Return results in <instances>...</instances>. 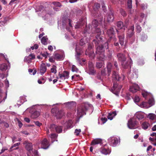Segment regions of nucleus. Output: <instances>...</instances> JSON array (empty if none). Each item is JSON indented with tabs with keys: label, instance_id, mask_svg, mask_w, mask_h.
<instances>
[{
	"label": "nucleus",
	"instance_id": "obj_47",
	"mask_svg": "<svg viewBox=\"0 0 156 156\" xmlns=\"http://www.w3.org/2000/svg\"><path fill=\"white\" fill-rule=\"evenodd\" d=\"M53 3L54 5H55L56 6L59 7H60L61 6L60 3L58 2H53Z\"/></svg>",
	"mask_w": 156,
	"mask_h": 156
},
{
	"label": "nucleus",
	"instance_id": "obj_40",
	"mask_svg": "<svg viewBox=\"0 0 156 156\" xmlns=\"http://www.w3.org/2000/svg\"><path fill=\"white\" fill-rule=\"evenodd\" d=\"M76 54L75 55L76 59L78 61L79 60V56L81 54V53L80 52H78L76 48Z\"/></svg>",
	"mask_w": 156,
	"mask_h": 156
},
{
	"label": "nucleus",
	"instance_id": "obj_55",
	"mask_svg": "<svg viewBox=\"0 0 156 156\" xmlns=\"http://www.w3.org/2000/svg\"><path fill=\"white\" fill-rule=\"evenodd\" d=\"M141 7L143 9H146L147 7V4H142L141 5Z\"/></svg>",
	"mask_w": 156,
	"mask_h": 156
},
{
	"label": "nucleus",
	"instance_id": "obj_52",
	"mask_svg": "<svg viewBox=\"0 0 156 156\" xmlns=\"http://www.w3.org/2000/svg\"><path fill=\"white\" fill-rule=\"evenodd\" d=\"M136 29L138 32H140L141 30V27L139 25H137L136 26Z\"/></svg>",
	"mask_w": 156,
	"mask_h": 156
},
{
	"label": "nucleus",
	"instance_id": "obj_3",
	"mask_svg": "<svg viewBox=\"0 0 156 156\" xmlns=\"http://www.w3.org/2000/svg\"><path fill=\"white\" fill-rule=\"evenodd\" d=\"M117 56L119 60L121 62L123 68L126 69L129 66H131L130 64L132 63V61L130 58L129 61H126V58L123 54L119 53Z\"/></svg>",
	"mask_w": 156,
	"mask_h": 156
},
{
	"label": "nucleus",
	"instance_id": "obj_8",
	"mask_svg": "<svg viewBox=\"0 0 156 156\" xmlns=\"http://www.w3.org/2000/svg\"><path fill=\"white\" fill-rule=\"evenodd\" d=\"M100 151L102 154L106 155L110 153L111 150L108 148L107 147L106 145H105L100 149Z\"/></svg>",
	"mask_w": 156,
	"mask_h": 156
},
{
	"label": "nucleus",
	"instance_id": "obj_61",
	"mask_svg": "<svg viewBox=\"0 0 156 156\" xmlns=\"http://www.w3.org/2000/svg\"><path fill=\"white\" fill-rule=\"evenodd\" d=\"M5 84L6 87H9V82L8 80L5 81Z\"/></svg>",
	"mask_w": 156,
	"mask_h": 156
},
{
	"label": "nucleus",
	"instance_id": "obj_16",
	"mask_svg": "<svg viewBox=\"0 0 156 156\" xmlns=\"http://www.w3.org/2000/svg\"><path fill=\"white\" fill-rule=\"evenodd\" d=\"M126 24H123L122 22L119 21L117 23V26L118 29H123L125 30L127 25L126 23Z\"/></svg>",
	"mask_w": 156,
	"mask_h": 156
},
{
	"label": "nucleus",
	"instance_id": "obj_6",
	"mask_svg": "<svg viewBox=\"0 0 156 156\" xmlns=\"http://www.w3.org/2000/svg\"><path fill=\"white\" fill-rule=\"evenodd\" d=\"M122 86L121 85H118L117 83H114L112 91V92L116 95L118 96Z\"/></svg>",
	"mask_w": 156,
	"mask_h": 156
},
{
	"label": "nucleus",
	"instance_id": "obj_30",
	"mask_svg": "<svg viewBox=\"0 0 156 156\" xmlns=\"http://www.w3.org/2000/svg\"><path fill=\"white\" fill-rule=\"evenodd\" d=\"M64 115V113L62 111H60L58 112L56 116L57 119H60Z\"/></svg>",
	"mask_w": 156,
	"mask_h": 156
},
{
	"label": "nucleus",
	"instance_id": "obj_13",
	"mask_svg": "<svg viewBox=\"0 0 156 156\" xmlns=\"http://www.w3.org/2000/svg\"><path fill=\"white\" fill-rule=\"evenodd\" d=\"M41 148L43 149H47L49 146L48 143L46 139H44L41 142Z\"/></svg>",
	"mask_w": 156,
	"mask_h": 156
},
{
	"label": "nucleus",
	"instance_id": "obj_14",
	"mask_svg": "<svg viewBox=\"0 0 156 156\" xmlns=\"http://www.w3.org/2000/svg\"><path fill=\"white\" fill-rule=\"evenodd\" d=\"M137 69H134L132 73H129L128 74V77L130 79L135 78L136 79L137 78Z\"/></svg>",
	"mask_w": 156,
	"mask_h": 156
},
{
	"label": "nucleus",
	"instance_id": "obj_31",
	"mask_svg": "<svg viewBox=\"0 0 156 156\" xmlns=\"http://www.w3.org/2000/svg\"><path fill=\"white\" fill-rule=\"evenodd\" d=\"M119 37L120 44L122 46L124 44V35L119 36Z\"/></svg>",
	"mask_w": 156,
	"mask_h": 156
},
{
	"label": "nucleus",
	"instance_id": "obj_37",
	"mask_svg": "<svg viewBox=\"0 0 156 156\" xmlns=\"http://www.w3.org/2000/svg\"><path fill=\"white\" fill-rule=\"evenodd\" d=\"M107 67L108 69V72L109 73L111 72V69H112V67L111 64L110 62H108L107 65Z\"/></svg>",
	"mask_w": 156,
	"mask_h": 156
},
{
	"label": "nucleus",
	"instance_id": "obj_44",
	"mask_svg": "<svg viewBox=\"0 0 156 156\" xmlns=\"http://www.w3.org/2000/svg\"><path fill=\"white\" fill-rule=\"evenodd\" d=\"M81 132V130L80 129H76L74 132V134L76 136H78Z\"/></svg>",
	"mask_w": 156,
	"mask_h": 156
},
{
	"label": "nucleus",
	"instance_id": "obj_12",
	"mask_svg": "<svg viewBox=\"0 0 156 156\" xmlns=\"http://www.w3.org/2000/svg\"><path fill=\"white\" fill-rule=\"evenodd\" d=\"M35 58V55L33 54H30L28 56H26L24 59V61L29 63L31 62V60Z\"/></svg>",
	"mask_w": 156,
	"mask_h": 156
},
{
	"label": "nucleus",
	"instance_id": "obj_54",
	"mask_svg": "<svg viewBox=\"0 0 156 156\" xmlns=\"http://www.w3.org/2000/svg\"><path fill=\"white\" fill-rule=\"evenodd\" d=\"M120 13L123 16H125L126 15V13L125 12L123 9L120 10Z\"/></svg>",
	"mask_w": 156,
	"mask_h": 156
},
{
	"label": "nucleus",
	"instance_id": "obj_24",
	"mask_svg": "<svg viewBox=\"0 0 156 156\" xmlns=\"http://www.w3.org/2000/svg\"><path fill=\"white\" fill-rule=\"evenodd\" d=\"M107 33L110 38L114 36V30L113 28H111L107 31Z\"/></svg>",
	"mask_w": 156,
	"mask_h": 156
},
{
	"label": "nucleus",
	"instance_id": "obj_5",
	"mask_svg": "<svg viewBox=\"0 0 156 156\" xmlns=\"http://www.w3.org/2000/svg\"><path fill=\"white\" fill-rule=\"evenodd\" d=\"M136 121L134 118L130 119L127 123L128 127L130 129H133L137 127Z\"/></svg>",
	"mask_w": 156,
	"mask_h": 156
},
{
	"label": "nucleus",
	"instance_id": "obj_17",
	"mask_svg": "<svg viewBox=\"0 0 156 156\" xmlns=\"http://www.w3.org/2000/svg\"><path fill=\"white\" fill-rule=\"evenodd\" d=\"M47 68L45 64L42 63L40 66V71L41 74L42 75L46 71Z\"/></svg>",
	"mask_w": 156,
	"mask_h": 156
},
{
	"label": "nucleus",
	"instance_id": "obj_57",
	"mask_svg": "<svg viewBox=\"0 0 156 156\" xmlns=\"http://www.w3.org/2000/svg\"><path fill=\"white\" fill-rule=\"evenodd\" d=\"M41 55L43 57H44L45 58H46L47 57V56L49 54L47 52H46L41 54Z\"/></svg>",
	"mask_w": 156,
	"mask_h": 156
},
{
	"label": "nucleus",
	"instance_id": "obj_15",
	"mask_svg": "<svg viewBox=\"0 0 156 156\" xmlns=\"http://www.w3.org/2000/svg\"><path fill=\"white\" fill-rule=\"evenodd\" d=\"M134 27L131 26L128 30L127 33V37L130 38L132 37L134 34Z\"/></svg>",
	"mask_w": 156,
	"mask_h": 156
},
{
	"label": "nucleus",
	"instance_id": "obj_18",
	"mask_svg": "<svg viewBox=\"0 0 156 156\" xmlns=\"http://www.w3.org/2000/svg\"><path fill=\"white\" fill-rule=\"evenodd\" d=\"M65 57L64 53L61 54L58 53L55 54V58L57 60H62Z\"/></svg>",
	"mask_w": 156,
	"mask_h": 156
},
{
	"label": "nucleus",
	"instance_id": "obj_1",
	"mask_svg": "<svg viewBox=\"0 0 156 156\" xmlns=\"http://www.w3.org/2000/svg\"><path fill=\"white\" fill-rule=\"evenodd\" d=\"M93 30H95V32L98 34L96 36V39L94 40L93 42L95 43L96 46H98L97 47V53H101L103 52L104 51V49L105 48L107 49L108 48V44L107 42H106L105 44V47H104L103 46H100L99 45L101 44V42H102V38L100 35L101 34V30L98 28H96L95 27L93 28Z\"/></svg>",
	"mask_w": 156,
	"mask_h": 156
},
{
	"label": "nucleus",
	"instance_id": "obj_45",
	"mask_svg": "<svg viewBox=\"0 0 156 156\" xmlns=\"http://www.w3.org/2000/svg\"><path fill=\"white\" fill-rule=\"evenodd\" d=\"M78 69L74 65H73L72 66V71L73 72H77L78 71Z\"/></svg>",
	"mask_w": 156,
	"mask_h": 156
},
{
	"label": "nucleus",
	"instance_id": "obj_43",
	"mask_svg": "<svg viewBox=\"0 0 156 156\" xmlns=\"http://www.w3.org/2000/svg\"><path fill=\"white\" fill-rule=\"evenodd\" d=\"M142 94L144 98L150 95V94L146 91L143 92L142 93Z\"/></svg>",
	"mask_w": 156,
	"mask_h": 156
},
{
	"label": "nucleus",
	"instance_id": "obj_60",
	"mask_svg": "<svg viewBox=\"0 0 156 156\" xmlns=\"http://www.w3.org/2000/svg\"><path fill=\"white\" fill-rule=\"evenodd\" d=\"M50 137L51 138H55L57 137V134L55 133H52L51 134Z\"/></svg>",
	"mask_w": 156,
	"mask_h": 156
},
{
	"label": "nucleus",
	"instance_id": "obj_10",
	"mask_svg": "<svg viewBox=\"0 0 156 156\" xmlns=\"http://www.w3.org/2000/svg\"><path fill=\"white\" fill-rule=\"evenodd\" d=\"M112 77L113 80L118 81L123 80H124L125 78L124 75H122L121 77H119L117 73L115 71L113 73Z\"/></svg>",
	"mask_w": 156,
	"mask_h": 156
},
{
	"label": "nucleus",
	"instance_id": "obj_27",
	"mask_svg": "<svg viewBox=\"0 0 156 156\" xmlns=\"http://www.w3.org/2000/svg\"><path fill=\"white\" fill-rule=\"evenodd\" d=\"M40 115V112L37 111H36L33 113L31 115L32 118L35 119L38 117Z\"/></svg>",
	"mask_w": 156,
	"mask_h": 156
},
{
	"label": "nucleus",
	"instance_id": "obj_49",
	"mask_svg": "<svg viewBox=\"0 0 156 156\" xmlns=\"http://www.w3.org/2000/svg\"><path fill=\"white\" fill-rule=\"evenodd\" d=\"M74 75L76 76L75 77V81H78L81 80V78L79 75Z\"/></svg>",
	"mask_w": 156,
	"mask_h": 156
},
{
	"label": "nucleus",
	"instance_id": "obj_41",
	"mask_svg": "<svg viewBox=\"0 0 156 156\" xmlns=\"http://www.w3.org/2000/svg\"><path fill=\"white\" fill-rule=\"evenodd\" d=\"M103 63L102 62H98L96 64V66L97 68H100L102 67V66H103Z\"/></svg>",
	"mask_w": 156,
	"mask_h": 156
},
{
	"label": "nucleus",
	"instance_id": "obj_64",
	"mask_svg": "<svg viewBox=\"0 0 156 156\" xmlns=\"http://www.w3.org/2000/svg\"><path fill=\"white\" fill-rule=\"evenodd\" d=\"M85 44L83 39L80 40V44L81 45H83Z\"/></svg>",
	"mask_w": 156,
	"mask_h": 156
},
{
	"label": "nucleus",
	"instance_id": "obj_32",
	"mask_svg": "<svg viewBox=\"0 0 156 156\" xmlns=\"http://www.w3.org/2000/svg\"><path fill=\"white\" fill-rule=\"evenodd\" d=\"M88 67L91 73H94V69L93 65L92 62H90L89 63Z\"/></svg>",
	"mask_w": 156,
	"mask_h": 156
},
{
	"label": "nucleus",
	"instance_id": "obj_11",
	"mask_svg": "<svg viewBox=\"0 0 156 156\" xmlns=\"http://www.w3.org/2000/svg\"><path fill=\"white\" fill-rule=\"evenodd\" d=\"M139 90L138 85L136 83H134L129 88V90L133 93H135Z\"/></svg>",
	"mask_w": 156,
	"mask_h": 156
},
{
	"label": "nucleus",
	"instance_id": "obj_50",
	"mask_svg": "<svg viewBox=\"0 0 156 156\" xmlns=\"http://www.w3.org/2000/svg\"><path fill=\"white\" fill-rule=\"evenodd\" d=\"M96 7L97 9H98L100 7V5L98 3L95 4L93 6L94 9H95Z\"/></svg>",
	"mask_w": 156,
	"mask_h": 156
},
{
	"label": "nucleus",
	"instance_id": "obj_34",
	"mask_svg": "<svg viewBox=\"0 0 156 156\" xmlns=\"http://www.w3.org/2000/svg\"><path fill=\"white\" fill-rule=\"evenodd\" d=\"M57 67L55 65H53L51 69V73L55 74L57 73Z\"/></svg>",
	"mask_w": 156,
	"mask_h": 156
},
{
	"label": "nucleus",
	"instance_id": "obj_2",
	"mask_svg": "<svg viewBox=\"0 0 156 156\" xmlns=\"http://www.w3.org/2000/svg\"><path fill=\"white\" fill-rule=\"evenodd\" d=\"M92 106L88 103L83 104L82 106L79 107L77 110V115L78 117H81L83 115L86 114V111L88 108H92Z\"/></svg>",
	"mask_w": 156,
	"mask_h": 156
},
{
	"label": "nucleus",
	"instance_id": "obj_36",
	"mask_svg": "<svg viewBox=\"0 0 156 156\" xmlns=\"http://www.w3.org/2000/svg\"><path fill=\"white\" fill-rule=\"evenodd\" d=\"M48 39L46 37H43L41 39V43L44 44L46 45L47 44Z\"/></svg>",
	"mask_w": 156,
	"mask_h": 156
},
{
	"label": "nucleus",
	"instance_id": "obj_21",
	"mask_svg": "<svg viewBox=\"0 0 156 156\" xmlns=\"http://www.w3.org/2000/svg\"><path fill=\"white\" fill-rule=\"evenodd\" d=\"M23 144H26V148L27 150L29 151L32 150V145L31 143L28 142V141H26L23 143Z\"/></svg>",
	"mask_w": 156,
	"mask_h": 156
},
{
	"label": "nucleus",
	"instance_id": "obj_9",
	"mask_svg": "<svg viewBox=\"0 0 156 156\" xmlns=\"http://www.w3.org/2000/svg\"><path fill=\"white\" fill-rule=\"evenodd\" d=\"M58 75L60 79L62 80H64L69 78V73L66 71H65L61 74L59 73ZM58 78V77H57V79Z\"/></svg>",
	"mask_w": 156,
	"mask_h": 156
},
{
	"label": "nucleus",
	"instance_id": "obj_58",
	"mask_svg": "<svg viewBox=\"0 0 156 156\" xmlns=\"http://www.w3.org/2000/svg\"><path fill=\"white\" fill-rule=\"evenodd\" d=\"M101 120L103 122V124H104L107 121V119L106 118H102L101 119Z\"/></svg>",
	"mask_w": 156,
	"mask_h": 156
},
{
	"label": "nucleus",
	"instance_id": "obj_56",
	"mask_svg": "<svg viewBox=\"0 0 156 156\" xmlns=\"http://www.w3.org/2000/svg\"><path fill=\"white\" fill-rule=\"evenodd\" d=\"M20 144V143H17L16 144H14L13 145H12L10 149H11L12 148L14 147H16V146H18Z\"/></svg>",
	"mask_w": 156,
	"mask_h": 156
},
{
	"label": "nucleus",
	"instance_id": "obj_7",
	"mask_svg": "<svg viewBox=\"0 0 156 156\" xmlns=\"http://www.w3.org/2000/svg\"><path fill=\"white\" fill-rule=\"evenodd\" d=\"M51 131H54L55 129L56 131L58 133H61L62 130V128L61 126H56L55 124L51 125L49 128Z\"/></svg>",
	"mask_w": 156,
	"mask_h": 156
},
{
	"label": "nucleus",
	"instance_id": "obj_51",
	"mask_svg": "<svg viewBox=\"0 0 156 156\" xmlns=\"http://www.w3.org/2000/svg\"><path fill=\"white\" fill-rule=\"evenodd\" d=\"M91 48H92V46L90 44L88 45L87 50H86V54L87 55H88V51L89 50H90L91 49Z\"/></svg>",
	"mask_w": 156,
	"mask_h": 156
},
{
	"label": "nucleus",
	"instance_id": "obj_63",
	"mask_svg": "<svg viewBox=\"0 0 156 156\" xmlns=\"http://www.w3.org/2000/svg\"><path fill=\"white\" fill-rule=\"evenodd\" d=\"M35 123L37 126H41L42 124L41 123L39 122H38V121L35 122Z\"/></svg>",
	"mask_w": 156,
	"mask_h": 156
},
{
	"label": "nucleus",
	"instance_id": "obj_19",
	"mask_svg": "<svg viewBox=\"0 0 156 156\" xmlns=\"http://www.w3.org/2000/svg\"><path fill=\"white\" fill-rule=\"evenodd\" d=\"M145 114L141 112H138L135 114V116L139 120L142 119L145 117Z\"/></svg>",
	"mask_w": 156,
	"mask_h": 156
},
{
	"label": "nucleus",
	"instance_id": "obj_48",
	"mask_svg": "<svg viewBox=\"0 0 156 156\" xmlns=\"http://www.w3.org/2000/svg\"><path fill=\"white\" fill-rule=\"evenodd\" d=\"M83 22H82L80 24L76 25L75 26V28L77 29L80 28L81 26H82L83 25Z\"/></svg>",
	"mask_w": 156,
	"mask_h": 156
},
{
	"label": "nucleus",
	"instance_id": "obj_29",
	"mask_svg": "<svg viewBox=\"0 0 156 156\" xmlns=\"http://www.w3.org/2000/svg\"><path fill=\"white\" fill-rule=\"evenodd\" d=\"M148 117L151 120H156V115L153 113H149L148 116Z\"/></svg>",
	"mask_w": 156,
	"mask_h": 156
},
{
	"label": "nucleus",
	"instance_id": "obj_53",
	"mask_svg": "<svg viewBox=\"0 0 156 156\" xmlns=\"http://www.w3.org/2000/svg\"><path fill=\"white\" fill-rule=\"evenodd\" d=\"M3 94H0V103L3 100H4V101L5 100L6 98V97L5 98H4L3 100H2V96H3Z\"/></svg>",
	"mask_w": 156,
	"mask_h": 156
},
{
	"label": "nucleus",
	"instance_id": "obj_62",
	"mask_svg": "<svg viewBox=\"0 0 156 156\" xmlns=\"http://www.w3.org/2000/svg\"><path fill=\"white\" fill-rule=\"evenodd\" d=\"M5 77L4 74L3 73H0V80L1 79H2Z\"/></svg>",
	"mask_w": 156,
	"mask_h": 156
},
{
	"label": "nucleus",
	"instance_id": "obj_38",
	"mask_svg": "<svg viewBox=\"0 0 156 156\" xmlns=\"http://www.w3.org/2000/svg\"><path fill=\"white\" fill-rule=\"evenodd\" d=\"M148 104L149 105L150 107L151 106H152L154 104V99L152 98L149 99L148 102Z\"/></svg>",
	"mask_w": 156,
	"mask_h": 156
},
{
	"label": "nucleus",
	"instance_id": "obj_20",
	"mask_svg": "<svg viewBox=\"0 0 156 156\" xmlns=\"http://www.w3.org/2000/svg\"><path fill=\"white\" fill-rule=\"evenodd\" d=\"M105 19L108 22H112L114 19V17L113 14L112 13L108 14L107 17H106Z\"/></svg>",
	"mask_w": 156,
	"mask_h": 156
},
{
	"label": "nucleus",
	"instance_id": "obj_26",
	"mask_svg": "<svg viewBox=\"0 0 156 156\" xmlns=\"http://www.w3.org/2000/svg\"><path fill=\"white\" fill-rule=\"evenodd\" d=\"M150 124L146 122H144L141 124V127L144 129H146L150 126Z\"/></svg>",
	"mask_w": 156,
	"mask_h": 156
},
{
	"label": "nucleus",
	"instance_id": "obj_23",
	"mask_svg": "<svg viewBox=\"0 0 156 156\" xmlns=\"http://www.w3.org/2000/svg\"><path fill=\"white\" fill-rule=\"evenodd\" d=\"M102 140L100 139H96L94 140L91 142L92 145H95L96 144H100L102 143Z\"/></svg>",
	"mask_w": 156,
	"mask_h": 156
},
{
	"label": "nucleus",
	"instance_id": "obj_42",
	"mask_svg": "<svg viewBox=\"0 0 156 156\" xmlns=\"http://www.w3.org/2000/svg\"><path fill=\"white\" fill-rule=\"evenodd\" d=\"M127 5L128 8L129 9H131L132 7V0H127Z\"/></svg>",
	"mask_w": 156,
	"mask_h": 156
},
{
	"label": "nucleus",
	"instance_id": "obj_28",
	"mask_svg": "<svg viewBox=\"0 0 156 156\" xmlns=\"http://www.w3.org/2000/svg\"><path fill=\"white\" fill-rule=\"evenodd\" d=\"M73 121L71 120H70L65 123V125L67 126V128H70L73 126Z\"/></svg>",
	"mask_w": 156,
	"mask_h": 156
},
{
	"label": "nucleus",
	"instance_id": "obj_25",
	"mask_svg": "<svg viewBox=\"0 0 156 156\" xmlns=\"http://www.w3.org/2000/svg\"><path fill=\"white\" fill-rule=\"evenodd\" d=\"M116 115V112H112L109 113L107 116V118L108 119L110 120H112L113 119V118Z\"/></svg>",
	"mask_w": 156,
	"mask_h": 156
},
{
	"label": "nucleus",
	"instance_id": "obj_39",
	"mask_svg": "<svg viewBox=\"0 0 156 156\" xmlns=\"http://www.w3.org/2000/svg\"><path fill=\"white\" fill-rule=\"evenodd\" d=\"M98 21L96 20H94L92 22V25L94 27L93 28L97 27L98 26Z\"/></svg>",
	"mask_w": 156,
	"mask_h": 156
},
{
	"label": "nucleus",
	"instance_id": "obj_35",
	"mask_svg": "<svg viewBox=\"0 0 156 156\" xmlns=\"http://www.w3.org/2000/svg\"><path fill=\"white\" fill-rule=\"evenodd\" d=\"M148 103L146 102H143L141 103L139 106L141 108H148L150 107L149 106H147Z\"/></svg>",
	"mask_w": 156,
	"mask_h": 156
},
{
	"label": "nucleus",
	"instance_id": "obj_33",
	"mask_svg": "<svg viewBox=\"0 0 156 156\" xmlns=\"http://www.w3.org/2000/svg\"><path fill=\"white\" fill-rule=\"evenodd\" d=\"M7 69V65L5 64H3L0 66V70L4 71Z\"/></svg>",
	"mask_w": 156,
	"mask_h": 156
},
{
	"label": "nucleus",
	"instance_id": "obj_4",
	"mask_svg": "<svg viewBox=\"0 0 156 156\" xmlns=\"http://www.w3.org/2000/svg\"><path fill=\"white\" fill-rule=\"evenodd\" d=\"M108 143L111 146L115 147L119 144V140L116 137L112 136L110 137L108 140Z\"/></svg>",
	"mask_w": 156,
	"mask_h": 156
},
{
	"label": "nucleus",
	"instance_id": "obj_46",
	"mask_svg": "<svg viewBox=\"0 0 156 156\" xmlns=\"http://www.w3.org/2000/svg\"><path fill=\"white\" fill-rule=\"evenodd\" d=\"M140 98L138 96H136L134 98V101L135 103L139 102L140 101Z\"/></svg>",
	"mask_w": 156,
	"mask_h": 156
},
{
	"label": "nucleus",
	"instance_id": "obj_22",
	"mask_svg": "<svg viewBox=\"0 0 156 156\" xmlns=\"http://www.w3.org/2000/svg\"><path fill=\"white\" fill-rule=\"evenodd\" d=\"M27 101L26 98V96H22L20 98V101H18L17 105L19 106L21 104H23L24 102Z\"/></svg>",
	"mask_w": 156,
	"mask_h": 156
},
{
	"label": "nucleus",
	"instance_id": "obj_59",
	"mask_svg": "<svg viewBox=\"0 0 156 156\" xmlns=\"http://www.w3.org/2000/svg\"><path fill=\"white\" fill-rule=\"evenodd\" d=\"M18 126L20 128L21 127L23 126L22 123L19 120L17 119Z\"/></svg>",
	"mask_w": 156,
	"mask_h": 156
}]
</instances>
